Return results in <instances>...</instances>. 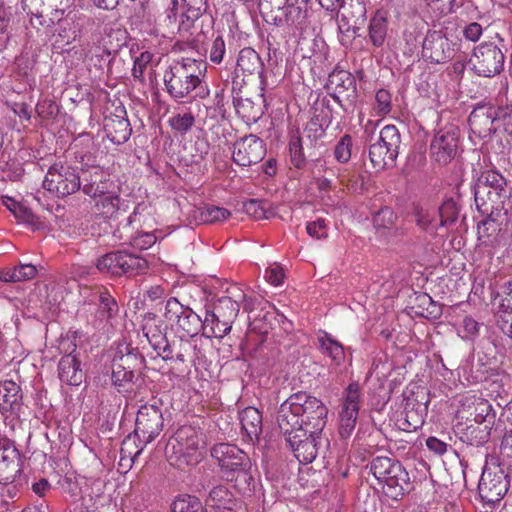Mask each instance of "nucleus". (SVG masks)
Wrapping results in <instances>:
<instances>
[{
	"mask_svg": "<svg viewBox=\"0 0 512 512\" xmlns=\"http://www.w3.org/2000/svg\"><path fill=\"white\" fill-rule=\"evenodd\" d=\"M507 182L505 178L494 170H487L480 174L478 177L474 189L490 188L502 191V187H506Z\"/></svg>",
	"mask_w": 512,
	"mask_h": 512,
	"instance_id": "nucleus-53",
	"label": "nucleus"
},
{
	"mask_svg": "<svg viewBox=\"0 0 512 512\" xmlns=\"http://www.w3.org/2000/svg\"><path fill=\"white\" fill-rule=\"evenodd\" d=\"M375 144H380L385 150L389 152L390 156L398 157L401 146V135L395 125L384 126L380 133L378 140Z\"/></svg>",
	"mask_w": 512,
	"mask_h": 512,
	"instance_id": "nucleus-45",
	"label": "nucleus"
},
{
	"mask_svg": "<svg viewBox=\"0 0 512 512\" xmlns=\"http://www.w3.org/2000/svg\"><path fill=\"white\" fill-rule=\"evenodd\" d=\"M96 268L111 276H134L148 269L146 259L125 251H112L99 257Z\"/></svg>",
	"mask_w": 512,
	"mask_h": 512,
	"instance_id": "nucleus-7",
	"label": "nucleus"
},
{
	"mask_svg": "<svg viewBox=\"0 0 512 512\" xmlns=\"http://www.w3.org/2000/svg\"><path fill=\"white\" fill-rule=\"evenodd\" d=\"M397 467L393 469L391 478L382 486L384 495L395 501L401 500L413 489V483L406 469L401 463Z\"/></svg>",
	"mask_w": 512,
	"mask_h": 512,
	"instance_id": "nucleus-31",
	"label": "nucleus"
},
{
	"mask_svg": "<svg viewBox=\"0 0 512 512\" xmlns=\"http://www.w3.org/2000/svg\"><path fill=\"white\" fill-rule=\"evenodd\" d=\"M498 327L500 330L512 338V300L511 297L502 300L498 311Z\"/></svg>",
	"mask_w": 512,
	"mask_h": 512,
	"instance_id": "nucleus-55",
	"label": "nucleus"
},
{
	"mask_svg": "<svg viewBox=\"0 0 512 512\" xmlns=\"http://www.w3.org/2000/svg\"><path fill=\"white\" fill-rule=\"evenodd\" d=\"M145 367V358L135 348L119 346L111 361L110 381L118 392L126 391V386L133 384L136 374Z\"/></svg>",
	"mask_w": 512,
	"mask_h": 512,
	"instance_id": "nucleus-2",
	"label": "nucleus"
},
{
	"mask_svg": "<svg viewBox=\"0 0 512 512\" xmlns=\"http://www.w3.org/2000/svg\"><path fill=\"white\" fill-rule=\"evenodd\" d=\"M288 447L292 450L294 456L300 463H311L319 451L329 445L328 438L321 434L309 433V431H299L285 439Z\"/></svg>",
	"mask_w": 512,
	"mask_h": 512,
	"instance_id": "nucleus-15",
	"label": "nucleus"
},
{
	"mask_svg": "<svg viewBox=\"0 0 512 512\" xmlns=\"http://www.w3.org/2000/svg\"><path fill=\"white\" fill-rule=\"evenodd\" d=\"M299 410L305 430L313 434H321L327 423L328 408L318 398L306 392L292 394Z\"/></svg>",
	"mask_w": 512,
	"mask_h": 512,
	"instance_id": "nucleus-11",
	"label": "nucleus"
},
{
	"mask_svg": "<svg viewBox=\"0 0 512 512\" xmlns=\"http://www.w3.org/2000/svg\"><path fill=\"white\" fill-rule=\"evenodd\" d=\"M240 423L242 431L247 439L254 443L259 440L262 433L263 421L262 414L254 407H247L240 413Z\"/></svg>",
	"mask_w": 512,
	"mask_h": 512,
	"instance_id": "nucleus-39",
	"label": "nucleus"
},
{
	"mask_svg": "<svg viewBox=\"0 0 512 512\" xmlns=\"http://www.w3.org/2000/svg\"><path fill=\"white\" fill-rule=\"evenodd\" d=\"M510 196L506 187L502 191L490 188L474 189V200L480 213L508 212L504 207L505 200Z\"/></svg>",
	"mask_w": 512,
	"mask_h": 512,
	"instance_id": "nucleus-26",
	"label": "nucleus"
},
{
	"mask_svg": "<svg viewBox=\"0 0 512 512\" xmlns=\"http://www.w3.org/2000/svg\"><path fill=\"white\" fill-rule=\"evenodd\" d=\"M404 421L402 429L405 431H415L422 427L428 409V392L421 388L417 391L404 392Z\"/></svg>",
	"mask_w": 512,
	"mask_h": 512,
	"instance_id": "nucleus-16",
	"label": "nucleus"
},
{
	"mask_svg": "<svg viewBox=\"0 0 512 512\" xmlns=\"http://www.w3.org/2000/svg\"><path fill=\"white\" fill-rule=\"evenodd\" d=\"M172 512H205V508L196 496L180 495L175 498L171 506Z\"/></svg>",
	"mask_w": 512,
	"mask_h": 512,
	"instance_id": "nucleus-52",
	"label": "nucleus"
},
{
	"mask_svg": "<svg viewBox=\"0 0 512 512\" xmlns=\"http://www.w3.org/2000/svg\"><path fill=\"white\" fill-rule=\"evenodd\" d=\"M388 33V19L386 12L377 10L370 19L368 36L372 45L376 48L382 47Z\"/></svg>",
	"mask_w": 512,
	"mask_h": 512,
	"instance_id": "nucleus-41",
	"label": "nucleus"
},
{
	"mask_svg": "<svg viewBox=\"0 0 512 512\" xmlns=\"http://www.w3.org/2000/svg\"><path fill=\"white\" fill-rule=\"evenodd\" d=\"M59 379L71 386H79L85 378L81 362L76 355H64L58 363Z\"/></svg>",
	"mask_w": 512,
	"mask_h": 512,
	"instance_id": "nucleus-36",
	"label": "nucleus"
},
{
	"mask_svg": "<svg viewBox=\"0 0 512 512\" xmlns=\"http://www.w3.org/2000/svg\"><path fill=\"white\" fill-rule=\"evenodd\" d=\"M308 10L306 5L304 7L289 4L286 7L285 13L279 17V24L277 27H288L291 29L302 30L307 21Z\"/></svg>",
	"mask_w": 512,
	"mask_h": 512,
	"instance_id": "nucleus-43",
	"label": "nucleus"
},
{
	"mask_svg": "<svg viewBox=\"0 0 512 512\" xmlns=\"http://www.w3.org/2000/svg\"><path fill=\"white\" fill-rule=\"evenodd\" d=\"M498 127L512 137V104L498 107Z\"/></svg>",
	"mask_w": 512,
	"mask_h": 512,
	"instance_id": "nucleus-64",
	"label": "nucleus"
},
{
	"mask_svg": "<svg viewBox=\"0 0 512 512\" xmlns=\"http://www.w3.org/2000/svg\"><path fill=\"white\" fill-rule=\"evenodd\" d=\"M161 405V400L154 399L151 403H146L138 409L134 436L138 439L141 447L136 455L162 431L164 419Z\"/></svg>",
	"mask_w": 512,
	"mask_h": 512,
	"instance_id": "nucleus-6",
	"label": "nucleus"
},
{
	"mask_svg": "<svg viewBox=\"0 0 512 512\" xmlns=\"http://www.w3.org/2000/svg\"><path fill=\"white\" fill-rule=\"evenodd\" d=\"M288 148L291 164L297 169H303L307 164V160L304 154L302 138L298 130L290 134Z\"/></svg>",
	"mask_w": 512,
	"mask_h": 512,
	"instance_id": "nucleus-49",
	"label": "nucleus"
},
{
	"mask_svg": "<svg viewBox=\"0 0 512 512\" xmlns=\"http://www.w3.org/2000/svg\"><path fill=\"white\" fill-rule=\"evenodd\" d=\"M161 357L166 361L193 362L196 357V345L187 336H180L178 339L166 344Z\"/></svg>",
	"mask_w": 512,
	"mask_h": 512,
	"instance_id": "nucleus-32",
	"label": "nucleus"
},
{
	"mask_svg": "<svg viewBox=\"0 0 512 512\" xmlns=\"http://www.w3.org/2000/svg\"><path fill=\"white\" fill-rule=\"evenodd\" d=\"M201 443L204 444L202 431L191 425H183L176 430L168 446L173 450L178 466L196 465L200 460L198 449Z\"/></svg>",
	"mask_w": 512,
	"mask_h": 512,
	"instance_id": "nucleus-8",
	"label": "nucleus"
},
{
	"mask_svg": "<svg viewBox=\"0 0 512 512\" xmlns=\"http://www.w3.org/2000/svg\"><path fill=\"white\" fill-rule=\"evenodd\" d=\"M265 155V142L254 134L241 137L233 144L232 159L239 166L255 165L262 161Z\"/></svg>",
	"mask_w": 512,
	"mask_h": 512,
	"instance_id": "nucleus-18",
	"label": "nucleus"
},
{
	"mask_svg": "<svg viewBox=\"0 0 512 512\" xmlns=\"http://www.w3.org/2000/svg\"><path fill=\"white\" fill-rule=\"evenodd\" d=\"M363 26L354 24L351 20H347L340 13V20L338 21L339 40L343 46H349L352 41L361 36L359 31Z\"/></svg>",
	"mask_w": 512,
	"mask_h": 512,
	"instance_id": "nucleus-54",
	"label": "nucleus"
},
{
	"mask_svg": "<svg viewBox=\"0 0 512 512\" xmlns=\"http://www.w3.org/2000/svg\"><path fill=\"white\" fill-rule=\"evenodd\" d=\"M64 9L56 8L52 13L51 20L57 22V37L56 42L62 44H70L76 40L79 33V27L76 23L75 14L68 12L65 16Z\"/></svg>",
	"mask_w": 512,
	"mask_h": 512,
	"instance_id": "nucleus-34",
	"label": "nucleus"
},
{
	"mask_svg": "<svg viewBox=\"0 0 512 512\" xmlns=\"http://www.w3.org/2000/svg\"><path fill=\"white\" fill-rule=\"evenodd\" d=\"M415 221L417 226L426 233L435 236L440 227L436 220V212L424 208L415 209Z\"/></svg>",
	"mask_w": 512,
	"mask_h": 512,
	"instance_id": "nucleus-51",
	"label": "nucleus"
},
{
	"mask_svg": "<svg viewBox=\"0 0 512 512\" xmlns=\"http://www.w3.org/2000/svg\"><path fill=\"white\" fill-rule=\"evenodd\" d=\"M399 461L389 457H375L370 462V471L382 486L391 478L393 469H397Z\"/></svg>",
	"mask_w": 512,
	"mask_h": 512,
	"instance_id": "nucleus-46",
	"label": "nucleus"
},
{
	"mask_svg": "<svg viewBox=\"0 0 512 512\" xmlns=\"http://www.w3.org/2000/svg\"><path fill=\"white\" fill-rule=\"evenodd\" d=\"M277 422L281 433L287 439L299 431H305L301 421L299 410L296 409V403L293 395L287 398L279 407Z\"/></svg>",
	"mask_w": 512,
	"mask_h": 512,
	"instance_id": "nucleus-27",
	"label": "nucleus"
},
{
	"mask_svg": "<svg viewBox=\"0 0 512 512\" xmlns=\"http://www.w3.org/2000/svg\"><path fill=\"white\" fill-rule=\"evenodd\" d=\"M264 95H243L241 91L233 96V105L239 117L248 125L256 123L264 114Z\"/></svg>",
	"mask_w": 512,
	"mask_h": 512,
	"instance_id": "nucleus-25",
	"label": "nucleus"
},
{
	"mask_svg": "<svg viewBox=\"0 0 512 512\" xmlns=\"http://www.w3.org/2000/svg\"><path fill=\"white\" fill-rule=\"evenodd\" d=\"M103 129L106 137L114 144H124L130 138L132 129L123 105L116 106L113 112L105 115Z\"/></svg>",
	"mask_w": 512,
	"mask_h": 512,
	"instance_id": "nucleus-22",
	"label": "nucleus"
},
{
	"mask_svg": "<svg viewBox=\"0 0 512 512\" xmlns=\"http://www.w3.org/2000/svg\"><path fill=\"white\" fill-rule=\"evenodd\" d=\"M509 476L500 464H486L479 483L478 494L484 505L493 507L509 490Z\"/></svg>",
	"mask_w": 512,
	"mask_h": 512,
	"instance_id": "nucleus-5",
	"label": "nucleus"
},
{
	"mask_svg": "<svg viewBox=\"0 0 512 512\" xmlns=\"http://www.w3.org/2000/svg\"><path fill=\"white\" fill-rule=\"evenodd\" d=\"M503 45L483 42L476 46L468 61L470 69L479 77L492 78L504 70L505 53Z\"/></svg>",
	"mask_w": 512,
	"mask_h": 512,
	"instance_id": "nucleus-4",
	"label": "nucleus"
},
{
	"mask_svg": "<svg viewBox=\"0 0 512 512\" xmlns=\"http://www.w3.org/2000/svg\"><path fill=\"white\" fill-rule=\"evenodd\" d=\"M288 0H258V9L263 20L270 25L278 26L288 6Z\"/></svg>",
	"mask_w": 512,
	"mask_h": 512,
	"instance_id": "nucleus-42",
	"label": "nucleus"
},
{
	"mask_svg": "<svg viewBox=\"0 0 512 512\" xmlns=\"http://www.w3.org/2000/svg\"><path fill=\"white\" fill-rule=\"evenodd\" d=\"M264 63L259 54L251 47H245L238 53L232 80V91L241 82H245L250 77H259L263 81Z\"/></svg>",
	"mask_w": 512,
	"mask_h": 512,
	"instance_id": "nucleus-19",
	"label": "nucleus"
},
{
	"mask_svg": "<svg viewBox=\"0 0 512 512\" xmlns=\"http://www.w3.org/2000/svg\"><path fill=\"white\" fill-rule=\"evenodd\" d=\"M211 456L226 473L230 481L249 485L253 481L249 473L251 462L248 455L237 446L229 443H218L211 449Z\"/></svg>",
	"mask_w": 512,
	"mask_h": 512,
	"instance_id": "nucleus-3",
	"label": "nucleus"
},
{
	"mask_svg": "<svg viewBox=\"0 0 512 512\" xmlns=\"http://www.w3.org/2000/svg\"><path fill=\"white\" fill-rule=\"evenodd\" d=\"M96 202V211L107 219H119L129 210V201L121 199L118 195L104 194Z\"/></svg>",
	"mask_w": 512,
	"mask_h": 512,
	"instance_id": "nucleus-37",
	"label": "nucleus"
},
{
	"mask_svg": "<svg viewBox=\"0 0 512 512\" xmlns=\"http://www.w3.org/2000/svg\"><path fill=\"white\" fill-rule=\"evenodd\" d=\"M165 317L168 321L174 322L178 331H182L184 336L194 337L201 331L207 336L208 327H206V317L202 319L189 306L183 305L177 298L171 297L166 301Z\"/></svg>",
	"mask_w": 512,
	"mask_h": 512,
	"instance_id": "nucleus-10",
	"label": "nucleus"
},
{
	"mask_svg": "<svg viewBox=\"0 0 512 512\" xmlns=\"http://www.w3.org/2000/svg\"><path fill=\"white\" fill-rule=\"evenodd\" d=\"M361 399V386L358 382L350 383L342 395V408L355 409L359 411Z\"/></svg>",
	"mask_w": 512,
	"mask_h": 512,
	"instance_id": "nucleus-60",
	"label": "nucleus"
},
{
	"mask_svg": "<svg viewBox=\"0 0 512 512\" xmlns=\"http://www.w3.org/2000/svg\"><path fill=\"white\" fill-rule=\"evenodd\" d=\"M20 453L13 441L0 439V484L10 485L21 475Z\"/></svg>",
	"mask_w": 512,
	"mask_h": 512,
	"instance_id": "nucleus-20",
	"label": "nucleus"
},
{
	"mask_svg": "<svg viewBox=\"0 0 512 512\" xmlns=\"http://www.w3.org/2000/svg\"><path fill=\"white\" fill-rule=\"evenodd\" d=\"M352 137L349 134L343 135L335 146L334 156L340 163H347L351 158Z\"/></svg>",
	"mask_w": 512,
	"mask_h": 512,
	"instance_id": "nucleus-62",
	"label": "nucleus"
},
{
	"mask_svg": "<svg viewBox=\"0 0 512 512\" xmlns=\"http://www.w3.org/2000/svg\"><path fill=\"white\" fill-rule=\"evenodd\" d=\"M460 129L453 123H448L435 131L430 144V156L441 166L450 163L457 155Z\"/></svg>",
	"mask_w": 512,
	"mask_h": 512,
	"instance_id": "nucleus-12",
	"label": "nucleus"
},
{
	"mask_svg": "<svg viewBox=\"0 0 512 512\" xmlns=\"http://www.w3.org/2000/svg\"><path fill=\"white\" fill-rule=\"evenodd\" d=\"M461 206L453 198L445 199L438 208L439 225L446 227L454 224L459 216Z\"/></svg>",
	"mask_w": 512,
	"mask_h": 512,
	"instance_id": "nucleus-50",
	"label": "nucleus"
},
{
	"mask_svg": "<svg viewBox=\"0 0 512 512\" xmlns=\"http://www.w3.org/2000/svg\"><path fill=\"white\" fill-rule=\"evenodd\" d=\"M81 189L89 197L96 198L108 193L109 175L99 166H91L82 170Z\"/></svg>",
	"mask_w": 512,
	"mask_h": 512,
	"instance_id": "nucleus-28",
	"label": "nucleus"
},
{
	"mask_svg": "<svg viewBox=\"0 0 512 512\" xmlns=\"http://www.w3.org/2000/svg\"><path fill=\"white\" fill-rule=\"evenodd\" d=\"M40 52L41 44L37 40L28 38L21 54L15 60L18 75L27 79L33 76Z\"/></svg>",
	"mask_w": 512,
	"mask_h": 512,
	"instance_id": "nucleus-33",
	"label": "nucleus"
},
{
	"mask_svg": "<svg viewBox=\"0 0 512 512\" xmlns=\"http://www.w3.org/2000/svg\"><path fill=\"white\" fill-rule=\"evenodd\" d=\"M488 414L482 413L475 416V424L468 425L461 433L460 439L468 445L480 447L488 442L490 438V421H487Z\"/></svg>",
	"mask_w": 512,
	"mask_h": 512,
	"instance_id": "nucleus-35",
	"label": "nucleus"
},
{
	"mask_svg": "<svg viewBox=\"0 0 512 512\" xmlns=\"http://www.w3.org/2000/svg\"><path fill=\"white\" fill-rule=\"evenodd\" d=\"M199 219L203 223H217L228 219L231 216V212L225 208L205 205L198 209Z\"/></svg>",
	"mask_w": 512,
	"mask_h": 512,
	"instance_id": "nucleus-56",
	"label": "nucleus"
},
{
	"mask_svg": "<svg viewBox=\"0 0 512 512\" xmlns=\"http://www.w3.org/2000/svg\"><path fill=\"white\" fill-rule=\"evenodd\" d=\"M326 88L332 91V98L348 111L353 109L358 100L357 82L355 77L346 70H333L326 83Z\"/></svg>",
	"mask_w": 512,
	"mask_h": 512,
	"instance_id": "nucleus-14",
	"label": "nucleus"
},
{
	"mask_svg": "<svg viewBox=\"0 0 512 512\" xmlns=\"http://www.w3.org/2000/svg\"><path fill=\"white\" fill-rule=\"evenodd\" d=\"M485 218L478 223L479 239L490 238L502 230H507L510 222L508 212L481 213Z\"/></svg>",
	"mask_w": 512,
	"mask_h": 512,
	"instance_id": "nucleus-38",
	"label": "nucleus"
},
{
	"mask_svg": "<svg viewBox=\"0 0 512 512\" xmlns=\"http://www.w3.org/2000/svg\"><path fill=\"white\" fill-rule=\"evenodd\" d=\"M359 411L355 409L341 408L339 413V434L342 438H348L355 429Z\"/></svg>",
	"mask_w": 512,
	"mask_h": 512,
	"instance_id": "nucleus-58",
	"label": "nucleus"
},
{
	"mask_svg": "<svg viewBox=\"0 0 512 512\" xmlns=\"http://www.w3.org/2000/svg\"><path fill=\"white\" fill-rule=\"evenodd\" d=\"M320 349L324 354L329 356L335 365H341L345 360V352L343 346L330 334L324 332L322 336L318 338Z\"/></svg>",
	"mask_w": 512,
	"mask_h": 512,
	"instance_id": "nucleus-47",
	"label": "nucleus"
},
{
	"mask_svg": "<svg viewBox=\"0 0 512 512\" xmlns=\"http://www.w3.org/2000/svg\"><path fill=\"white\" fill-rule=\"evenodd\" d=\"M206 505L218 512L245 511L242 502L225 485H218L210 490Z\"/></svg>",
	"mask_w": 512,
	"mask_h": 512,
	"instance_id": "nucleus-29",
	"label": "nucleus"
},
{
	"mask_svg": "<svg viewBox=\"0 0 512 512\" xmlns=\"http://www.w3.org/2000/svg\"><path fill=\"white\" fill-rule=\"evenodd\" d=\"M369 159L372 167L377 170H384L393 168L396 165V157L390 156L389 152L385 150L380 144H370L369 146Z\"/></svg>",
	"mask_w": 512,
	"mask_h": 512,
	"instance_id": "nucleus-48",
	"label": "nucleus"
},
{
	"mask_svg": "<svg viewBox=\"0 0 512 512\" xmlns=\"http://www.w3.org/2000/svg\"><path fill=\"white\" fill-rule=\"evenodd\" d=\"M239 311V303L228 296L221 297L213 303L212 309H207L205 315L208 337L222 338L227 335Z\"/></svg>",
	"mask_w": 512,
	"mask_h": 512,
	"instance_id": "nucleus-9",
	"label": "nucleus"
},
{
	"mask_svg": "<svg viewBox=\"0 0 512 512\" xmlns=\"http://www.w3.org/2000/svg\"><path fill=\"white\" fill-rule=\"evenodd\" d=\"M341 14L354 24L364 26L367 20V8L365 0H342Z\"/></svg>",
	"mask_w": 512,
	"mask_h": 512,
	"instance_id": "nucleus-44",
	"label": "nucleus"
},
{
	"mask_svg": "<svg viewBox=\"0 0 512 512\" xmlns=\"http://www.w3.org/2000/svg\"><path fill=\"white\" fill-rule=\"evenodd\" d=\"M498 107L478 105L469 115L468 124L471 131L479 138H487L499 130Z\"/></svg>",
	"mask_w": 512,
	"mask_h": 512,
	"instance_id": "nucleus-21",
	"label": "nucleus"
},
{
	"mask_svg": "<svg viewBox=\"0 0 512 512\" xmlns=\"http://www.w3.org/2000/svg\"><path fill=\"white\" fill-rule=\"evenodd\" d=\"M206 63L202 60L183 58L171 65L164 73L167 93L175 100L187 98L201 86Z\"/></svg>",
	"mask_w": 512,
	"mask_h": 512,
	"instance_id": "nucleus-1",
	"label": "nucleus"
},
{
	"mask_svg": "<svg viewBox=\"0 0 512 512\" xmlns=\"http://www.w3.org/2000/svg\"><path fill=\"white\" fill-rule=\"evenodd\" d=\"M456 43L441 30H429L422 43V56L431 63H445L454 57Z\"/></svg>",
	"mask_w": 512,
	"mask_h": 512,
	"instance_id": "nucleus-17",
	"label": "nucleus"
},
{
	"mask_svg": "<svg viewBox=\"0 0 512 512\" xmlns=\"http://www.w3.org/2000/svg\"><path fill=\"white\" fill-rule=\"evenodd\" d=\"M43 187L57 197H66L81 188V176L72 166L54 164L44 178Z\"/></svg>",
	"mask_w": 512,
	"mask_h": 512,
	"instance_id": "nucleus-13",
	"label": "nucleus"
},
{
	"mask_svg": "<svg viewBox=\"0 0 512 512\" xmlns=\"http://www.w3.org/2000/svg\"><path fill=\"white\" fill-rule=\"evenodd\" d=\"M156 322L157 316L149 313L144 319L142 331L152 348L161 356L169 341L166 338V334L161 331L160 325Z\"/></svg>",
	"mask_w": 512,
	"mask_h": 512,
	"instance_id": "nucleus-40",
	"label": "nucleus"
},
{
	"mask_svg": "<svg viewBox=\"0 0 512 512\" xmlns=\"http://www.w3.org/2000/svg\"><path fill=\"white\" fill-rule=\"evenodd\" d=\"M92 295L97 305L95 324L102 329L111 327L112 320H114L119 313V306L115 297L104 286L95 287Z\"/></svg>",
	"mask_w": 512,
	"mask_h": 512,
	"instance_id": "nucleus-23",
	"label": "nucleus"
},
{
	"mask_svg": "<svg viewBox=\"0 0 512 512\" xmlns=\"http://www.w3.org/2000/svg\"><path fill=\"white\" fill-rule=\"evenodd\" d=\"M397 216L394 211L384 206L373 214V225L377 230H386L393 227Z\"/></svg>",
	"mask_w": 512,
	"mask_h": 512,
	"instance_id": "nucleus-61",
	"label": "nucleus"
},
{
	"mask_svg": "<svg viewBox=\"0 0 512 512\" xmlns=\"http://www.w3.org/2000/svg\"><path fill=\"white\" fill-rule=\"evenodd\" d=\"M231 44V40H229V45L227 46L221 35L214 37L209 47V60L217 65L222 63L227 51L231 52Z\"/></svg>",
	"mask_w": 512,
	"mask_h": 512,
	"instance_id": "nucleus-59",
	"label": "nucleus"
},
{
	"mask_svg": "<svg viewBox=\"0 0 512 512\" xmlns=\"http://www.w3.org/2000/svg\"><path fill=\"white\" fill-rule=\"evenodd\" d=\"M23 406V393L20 385L12 380L0 382V413L18 415Z\"/></svg>",
	"mask_w": 512,
	"mask_h": 512,
	"instance_id": "nucleus-30",
	"label": "nucleus"
},
{
	"mask_svg": "<svg viewBox=\"0 0 512 512\" xmlns=\"http://www.w3.org/2000/svg\"><path fill=\"white\" fill-rule=\"evenodd\" d=\"M194 123L195 115L191 110L178 112L169 119L170 127L180 134H186L190 131Z\"/></svg>",
	"mask_w": 512,
	"mask_h": 512,
	"instance_id": "nucleus-57",
	"label": "nucleus"
},
{
	"mask_svg": "<svg viewBox=\"0 0 512 512\" xmlns=\"http://www.w3.org/2000/svg\"><path fill=\"white\" fill-rule=\"evenodd\" d=\"M332 122V109L328 100L323 99L314 107V115L307 122L304 129L306 137L311 141L313 147L325 135L326 129Z\"/></svg>",
	"mask_w": 512,
	"mask_h": 512,
	"instance_id": "nucleus-24",
	"label": "nucleus"
},
{
	"mask_svg": "<svg viewBox=\"0 0 512 512\" xmlns=\"http://www.w3.org/2000/svg\"><path fill=\"white\" fill-rule=\"evenodd\" d=\"M4 204L19 220L27 223L34 222L35 215L33 212L30 209L24 207L21 203L15 201L12 198H7V200L4 201Z\"/></svg>",
	"mask_w": 512,
	"mask_h": 512,
	"instance_id": "nucleus-63",
	"label": "nucleus"
}]
</instances>
